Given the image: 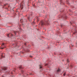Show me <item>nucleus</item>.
Listing matches in <instances>:
<instances>
[{
    "mask_svg": "<svg viewBox=\"0 0 77 77\" xmlns=\"http://www.w3.org/2000/svg\"><path fill=\"white\" fill-rule=\"evenodd\" d=\"M25 45H26V44L25 43Z\"/></svg>",
    "mask_w": 77,
    "mask_h": 77,
    "instance_id": "obj_18",
    "label": "nucleus"
},
{
    "mask_svg": "<svg viewBox=\"0 0 77 77\" xmlns=\"http://www.w3.org/2000/svg\"><path fill=\"white\" fill-rule=\"evenodd\" d=\"M3 55H4V54H3L2 53L1 54V56L2 57H3Z\"/></svg>",
    "mask_w": 77,
    "mask_h": 77,
    "instance_id": "obj_3",
    "label": "nucleus"
},
{
    "mask_svg": "<svg viewBox=\"0 0 77 77\" xmlns=\"http://www.w3.org/2000/svg\"><path fill=\"white\" fill-rule=\"evenodd\" d=\"M60 2H61V3L62 2V1H61Z\"/></svg>",
    "mask_w": 77,
    "mask_h": 77,
    "instance_id": "obj_16",
    "label": "nucleus"
},
{
    "mask_svg": "<svg viewBox=\"0 0 77 77\" xmlns=\"http://www.w3.org/2000/svg\"><path fill=\"white\" fill-rule=\"evenodd\" d=\"M9 36H13V34H9L8 35V37H9Z\"/></svg>",
    "mask_w": 77,
    "mask_h": 77,
    "instance_id": "obj_2",
    "label": "nucleus"
},
{
    "mask_svg": "<svg viewBox=\"0 0 77 77\" xmlns=\"http://www.w3.org/2000/svg\"><path fill=\"white\" fill-rule=\"evenodd\" d=\"M40 68H42V67L41 66L40 67Z\"/></svg>",
    "mask_w": 77,
    "mask_h": 77,
    "instance_id": "obj_12",
    "label": "nucleus"
},
{
    "mask_svg": "<svg viewBox=\"0 0 77 77\" xmlns=\"http://www.w3.org/2000/svg\"><path fill=\"white\" fill-rule=\"evenodd\" d=\"M76 32H77L76 31V32H75V33H74V34H75V33H76Z\"/></svg>",
    "mask_w": 77,
    "mask_h": 77,
    "instance_id": "obj_13",
    "label": "nucleus"
},
{
    "mask_svg": "<svg viewBox=\"0 0 77 77\" xmlns=\"http://www.w3.org/2000/svg\"><path fill=\"white\" fill-rule=\"evenodd\" d=\"M20 8H21V9H23V5H22L20 7Z\"/></svg>",
    "mask_w": 77,
    "mask_h": 77,
    "instance_id": "obj_7",
    "label": "nucleus"
},
{
    "mask_svg": "<svg viewBox=\"0 0 77 77\" xmlns=\"http://www.w3.org/2000/svg\"><path fill=\"white\" fill-rule=\"evenodd\" d=\"M33 23L34 24L35 23V22H33Z\"/></svg>",
    "mask_w": 77,
    "mask_h": 77,
    "instance_id": "obj_15",
    "label": "nucleus"
},
{
    "mask_svg": "<svg viewBox=\"0 0 77 77\" xmlns=\"http://www.w3.org/2000/svg\"><path fill=\"white\" fill-rule=\"evenodd\" d=\"M3 69L4 70H6L7 69V68L6 67H4L3 68Z\"/></svg>",
    "mask_w": 77,
    "mask_h": 77,
    "instance_id": "obj_4",
    "label": "nucleus"
},
{
    "mask_svg": "<svg viewBox=\"0 0 77 77\" xmlns=\"http://www.w3.org/2000/svg\"><path fill=\"white\" fill-rule=\"evenodd\" d=\"M60 69L58 68V69L57 70V72H60Z\"/></svg>",
    "mask_w": 77,
    "mask_h": 77,
    "instance_id": "obj_5",
    "label": "nucleus"
},
{
    "mask_svg": "<svg viewBox=\"0 0 77 77\" xmlns=\"http://www.w3.org/2000/svg\"><path fill=\"white\" fill-rule=\"evenodd\" d=\"M29 18H28V20H29Z\"/></svg>",
    "mask_w": 77,
    "mask_h": 77,
    "instance_id": "obj_17",
    "label": "nucleus"
},
{
    "mask_svg": "<svg viewBox=\"0 0 77 77\" xmlns=\"http://www.w3.org/2000/svg\"><path fill=\"white\" fill-rule=\"evenodd\" d=\"M17 31H14V34H15V35H16L17 33Z\"/></svg>",
    "mask_w": 77,
    "mask_h": 77,
    "instance_id": "obj_6",
    "label": "nucleus"
},
{
    "mask_svg": "<svg viewBox=\"0 0 77 77\" xmlns=\"http://www.w3.org/2000/svg\"><path fill=\"white\" fill-rule=\"evenodd\" d=\"M4 48H1V49H3Z\"/></svg>",
    "mask_w": 77,
    "mask_h": 77,
    "instance_id": "obj_11",
    "label": "nucleus"
},
{
    "mask_svg": "<svg viewBox=\"0 0 77 77\" xmlns=\"http://www.w3.org/2000/svg\"><path fill=\"white\" fill-rule=\"evenodd\" d=\"M67 63L69 62V61H68V60H67Z\"/></svg>",
    "mask_w": 77,
    "mask_h": 77,
    "instance_id": "obj_9",
    "label": "nucleus"
},
{
    "mask_svg": "<svg viewBox=\"0 0 77 77\" xmlns=\"http://www.w3.org/2000/svg\"><path fill=\"white\" fill-rule=\"evenodd\" d=\"M19 68H20V69L22 68V67H21V66H20V67H19Z\"/></svg>",
    "mask_w": 77,
    "mask_h": 77,
    "instance_id": "obj_8",
    "label": "nucleus"
},
{
    "mask_svg": "<svg viewBox=\"0 0 77 77\" xmlns=\"http://www.w3.org/2000/svg\"><path fill=\"white\" fill-rule=\"evenodd\" d=\"M65 73L64 74H63V75H64V76H65Z\"/></svg>",
    "mask_w": 77,
    "mask_h": 77,
    "instance_id": "obj_10",
    "label": "nucleus"
},
{
    "mask_svg": "<svg viewBox=\"0 0 77 77\" xmlns=\"http://www.w3.org/2000/svg\"><path fill=\"white\" fill-rule=\"evenodd\" d=\"M40 24L42 25V26H43L44 25V24H45L43 21H41L40 23Z\"/></svg>",
    "mask_w": 77,
    "mask_h": 77,
    "instance_id": "obj_1",
    "label": "nucleus"
},
{
    "mask_svg": "<svg viewBox=\"0 0 77 77\" xmlns=\"http://www.w3.org/2000/svg\"><path fill=\"white\" fill-rule=\"evenodd\" d=\"M4 45V44H2V45Z\"/></svg>",
    "mask_w": 77,
    "mask_h": 77,
    "instance_id": "obj_14",
    "label": "nucleus"
}]
</instances>
